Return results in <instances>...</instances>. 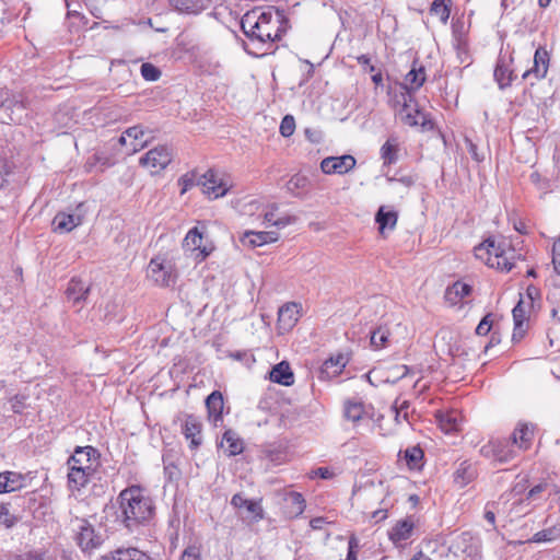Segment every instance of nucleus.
<instances>
[{
    "label": "nucleus",
    "instance_id": "12",
    "mask_svg": "<svg viewBox=\"0 0 560 560\" xmlns=\"http://www.w3.org/2000/svg\"><path fill=\"white\" fill-rule=\"evenodd\" d=\"M416 518L413 516H407L398 520L388 530L389 540L396 546L400 547L405 541L410 539L416 529Z\"/></svg>",
    "mask_w": 560,
    "mask_h": 560
},
{
    "label": "nucleus",
    "instance_id": "29",
    "mask_svg": "<svg viewBox=\"0 0 560 560\" xmlns=\"http://www.w3.org/2000/svg\"><path fill=\"white\" fill-rule=\"evenodd\" d=\"M223 406V396L219 390L212 392L206 399L209 419L213 421L214 424L222 420Z\"/></svg>",
    "mask_w": 560,
    "mask_h": 560
},
{
    "label": "nucleus",
    "instance_id": "64",
    "mask_svg": "<svg viewBox=\"0 0 560 560\" xmlns=\"http://www.w3.org/2000/svg\"><path fill=\"white\" fill-rule=\"evenodd\" d=\"M314 474L322 479H330L334 477V472L328 467H318Z\"/></svg>",
    "mask_w": 560,
    "mask_h": 560
},
{
    "label": "nucleus",
    "instance_id": "49",
    "mask_svg": "<svg viewBox=\"0 0 560 560\" xmlns=\"http://www.w3.org/2000/svg\"><path fill=\"white\" fill-rule=\"evenodd\" d=\"M3 474L9 477L5 485L7 492H12L23 487V477L20 474L13 471H4Z\"/></svg>",
    "mask_w": 560,
    "mask_h": 560
},
{
    "label": "nucleus",
    "instance_id": "1",
    "mask_svg": "<svg viewBox=\"0 0 560 560\" xmlns=\"http://www.w3.org/2000/svg\"><path fill=\"white\" fill-rule=\"evenodd\" d=\"M288 23L283 11L269 7L267 10L254 9L246 12L241 20V28L253 45L261 48L280 40L287 32Z\"/></svg>",
    "mask_w": 560,
    "mask_h": 560
},
{
    "label": "nucleus",
    "instance_id": "18",
    "mask_svg": "<svg viewBox=\"0 0 560 560\" xmlns=\"http://www.w3.org/2000/svg\"><path fill=\"white\" fill-rule=\"evenodd\" d=\"M427 75L424 67L418 61H413L411 69L405 77V84L400 86L401 91H408L411 94L418 91L425 82Z\"/></svg>",
    "mask_w": 560,
    "mask_h": 560
},
{
    "label": "nucleus",
    "instance_id": "43",
    "mask_svg": "<svg viewBox=\"0 0 560 560\" xmlns=\"http://www.w3.org/2000/svg\"><path fill=\"white\" fill-rule=\"evenodd\" d=\"M560 538V527L552 526L537 532L533 536L534 542H548Z\"/></svg>",
    "mask_w": 560,
    "mask_h": 560
},
{
    "label": "nucleus",
    "instance_id": "48",
    "mask_svg": "<svg viewBox=\"0 0 560 560\" xmlns=\"http://www.w3.org/2000/svg\"><path fill=\"white\" fill-rule=\"evenodd\" d=\"M141 75L147 81H156L161 77V71L152 63L144 62L141 66Z\"/></svg>",
    "mask_w": 560,
    "mask_h": 560
},
{
    "label": "nucleus",
    "instance_id": "5",
    "mask_svg": "<svg viewBox=\"0 0 560 560\" xmlns=\"http://www.w3.org/2000/svg\"><path fill=\"white\" fill-rule=\"evenodd\" d=\"M73 540L85 555H92L101 548L104 537L86 518L75 517L71 521Z\"/></svg>",
    "mask_w": 560,
    "mask_h": 560
},
{
    "label": "nucleus",
    "instance_id": "40",
    "mask_svg": "<svg viewBox=\"0 0 560 560\" xmlns=\"http://www.w3.org/2000/svg\"><path fill=\"white\" fill-rule=\"evenodd\" d=\"M514 323L528 324L529 318L533 316L530 310L526 308L525 299L521 298L518 303L514 306L513 311Z\"/></svg>",
    "mask_w": 560,
    "mask_h": 560
},
{
    "label": "nucleus",
    "instance_id": "9",
    "mask_svg": "<svg viewBox=\"0 0 560 560\" xmlns=\"http://www.w3.org/2000/svg\"><path fill=\"white\" fill-rule=\"evenodd\" d=\"M67 465L95 472L100 465V452L93 446H77Z\"/></svg>",
    "mask_w": 560,
    "mask_h": 560
},
{
    "label": "nucleus",
    "instance_id": "59",
    "mask_svg": "<svg viewBox=\"0 0 560 560\" xmlns=\"http://www.w3.org/2000/svg\"><path fill=\"white\" fill-rule=\"evenodd\" d=\"M359 65L365 68L369 72H375V67L371 63V57L369 55H360L357 57Z\"/></svg>",
    "mask_w": 560,
    "mask_h": 560
},
{
    "label": "nucleus",
    "instance_id": "7",
    "mask_svg": "<svg viewBox=\"0 0 560 560\" xmlns=\"http://www.w3.org/2000/svg\"><path fill=\"white\" fill-rule=\"evenodd\" d=\"M198 186L201 187L202 192L210 199H217L225 196L233 187L230 176L220 173L213 168L208 170L205 174L200 175Z\"/></svg>",
    "mask_w": 560,
    "mask_h": 560
},
{
    "label": "nucleus",
    "instance_id": "51",
    "mask_svg": "<svg viewBox=\"0 0 560 560\" xmlns=\"http://www.w3.org/2000/svg\"><path fill=\"white\" fill-rule=\"evenodd\" d=\"M279 130L282 137L288 138L292 136L295 130L294 117L292 115H285L281 120Z\"/></svg>",
    "mask_w": 560,
    "mask_h": 560
},
{
    "label": "nucleus",
    "instance_id": "45",
    "mask_svg": "<svg viewBox=\"0 0 560 560\" xmlns=\"http://www.w3.org/2000/svg\"><path fill=\"white\" fill-rule=\"evenodd\" d=\"M11 560H56L43 549H33L14 556Z\"/></svg>",
    "mask_w": 560,
    "mask_h": 560
},
{
    "label": "nucleus",
    "instance_id": "61",
    "mask_svg": "<svg viewBox=\"0 0 560 560\" xmlns=\"http://www.w3.org/2000/svg\"><path fill=\"white\" fill-rule=\"evenodd\" d=\"M245 509L249 513L255 514L256 516H258L260 518L262 517V515H261V512H262L261 506L257 502L248 500Z\"/></svg>",
    "mask_w": 560,
    "mask_h": 560
},
{
    "label": "nucleus",
    "instance_id": "10",
    "mask_svg": "<svg viewBox=\"0 0 560 560\" xmlns=\"http://www.w3.org/2000/svg\"><path fill=\"white\" fill-rule=\"evenodd\" d=\"M172 162V152L166 145H158L149 150L141 159L140 165L152 174L160 173Z\"/></svg>",
    "mask_w": 560,
    "mask_h": 560
},
{
    "label": "nucleus",
    "instance_id": "55",
    "mask_svg": "<svg viewBox=\"0 0 560 560\" xmlns=\"http://www.w3.org/2000/svg\"><path fill=\"white\" fill-rule=\"evenodd\" d=\"M528 324L514 323V329L512 334V341L514 343L520 342L526 335Z\"/></svg>",
    "mask_w": 560,
    "mask_h": 560
},
{
    "label": "nucleus",
    "instance_id": "58",
    "mask_svg": "<svg viewBox=\"0 0 560 560\" xmlns=\"http://www.w3.org/2000/svg\"><path fill=\"white\" fill-rule=\"evenodd\" d=\"M521 298L532 301H541L539 289L533 284L527 287L525 296L521 295Z\"/></svg>",
    "mask_w": 560,
    "mask_h": 560
},
{
    "label": "nucleus",
    "instance_id": "22",
    "mask_svg": "<svg viewBox=\"0 0 560 560\" xmlns=\"http://www.w3.org/2000/svg\"><path fill=\"white\" fill-rule=\"evenodd\" d=\"M101 560H155L147 552L138 548H118L107 555H104Z\"/></svg>",
    "mask_w": 560,
    "mask_h": 560
},
{
    "label": "nucleus",
    "instance_id": "6",
    "mask_svg": "<svg viewBox=\"0 0 560 560\" xmlns=\"http://www.w3.org/2000/svg\"><path fill=\"white\" fill-rule=\"evenodd\" d=\"M147 277L155 285L166 288L176 283L177 271L172 260L159 255L150 260Z\"/></svg>",
    "mask_w": 560,
    "mask_h": 560
},
{
    "label": "nucleus",
    "instance_id": "42",
    "mask_svg": "<svg viewBox=\"0 0 560 560\" xmlns=\"http://www.w3.org/2000/svg\"><path fill=\"white\" fill-rule=\"evenodd\" d=\"M18 521L19 517L10 511V503H2L0 505V526L10 529L18 523Z\"/></svg>",
    "mask_w": 560,
    "mask_h": 560
},
{
    "label": "nucleus",
    "instance_id": "31",
    "mask_svg": "<svg viewBox=\"0 0 560 560\" xmlns=\"http://www.w3.org/2000/svg\"><path fill=\"white\" fill-rule=\"evenodd\" d=\"M279 234L273 231H247L244 233L243 242H247L250 246H262L265 244L277 242Z\"/></svg>",
    "mask_w": 560,
    "mask_h": 560
},
{
    "label": "nucleus",
    "instance_id": "50",
    "mask_svg": "<svg viewBox=\"0 0 560 560\" xmlns=\"http://www.w3.org/2000/svg\"><path fill=\"white\" fill-rule=\"evenodd\" d=\"M200 178V175L196 172L186 173L183 175L178 183L182 186V194L186 192L188 189H190L192 186H198V179Z\"/></svg>",
    "mask_w": 560,
    "mask_h": 560
},
{
    "label": "nucleus",
    "instance_id": "36",
    "mask_svg": "<svg viewBox=\"0 0 560 560\" xmlns=\"http://www.w3.org/2000/svg\"><path fill=\"white\" fill-rule=\"evenodd\" d=\"M493 77L500 89H505L511 85L513 81V71L504 63L503 60H498Z\"/></svg>",
    "mask_w": 560,
    "mask_h": 560
},
{
    "label": "nucleus",
    "instance_id": "57",
    "mask_svg": "<svg viewBox=\"0 0 560 560\" xmlns=\"http://www.w3.org/2000/svg\"><path fill=\"white\" fill-rule=\"evenodd\" d=\"M179 560H201L199 548L196 546L187 547Z\"/></svg>",
    "mask_w": 560,
    "mask_h": 560
},
{
    "label": "nucleus",
    "instance_id": "11",
    "mask_svg": "<svg viewBox=\"0 0 560 560\" xmlns=\"http://www.w3.org/2000/svg\"><path fill=\"white\" fill-rule=\"evenodd\" d=\"M202 240V234L198 228H192L188 231L183 242V248L195 254L196 261L205 260L214 249L212 244L203 245Z\"/></svg>",
    "mask_w": 560,
    "mask_h": 560
},
{
    "label": "nucleus",
    "instance_id": "8",
    "mask_svg": "<svg viewBox=\"0 0 560 560\" xmlns=\"http://www.w3.org/2000/svg\"><path fill=\"white\" fill-rule=\"evenodd\" d=\"M480 454L500 464H508L516 458L517 452L510 440L493 439L480 448Z\"/></svg>",
    "mask_w": 560,
    "mask_h": 560
},
{
    "label": "nucleus",
    "instance_id": "19",
    "mask_svg": "<svg viewBox=\"0 0 560 560\" xmlns=\"http://www.w3.org/2000/svg\"><path fill=\"white\" fill-rule=\"evenodd\" d=\"M202 424L194 415H187L182 429L186 440L190 441V448H197L201 445Z\"/></svg>",
    "mask_w": 560,
    "mask_h": 560
},
{
    "label": "nucleus",
    "instance_id": "47",
    "mask_svg": "<svg viewBox=\"0 0 560 560\" xmlns=\"http://www.w3.org/2000/svg\"><path fill=\"white\" fill-rule=\"evenodd\" d=\"M108 0H84L85 5L89 8L90 13L100 20H104L105 8Z\"/></svg>",
    "mask_w": 560,
    "mask_h": 560
},
{
    "label": "nucleus",
    "instance_id": "46",
    "mask_svg": "<svg viewBox=\"0 0 560 560\" xmlns=\"http://www.w3.org/2000/svg\"><path fill=\"white\" fill-rule=\"evenodd\" d=\"M388 336L389 332L385 328L380 327L373 330L371 334V346L376 350L385 347L388 342Z\"/></svg>",
    "mask_w": 560,
    "mask_h": 560
},
{
    "label": "nucleus",
    "instance_id": "38",
    "mask_svg": "<svg viewBox=\"0 0 560 560\" xmlns=\"http://www.w3.org/2000/svg\"><path fill=\"white\" fill-rule=\"evenodd\" d=\"M454 48L456 50L459 63H466L468 66L470 63L469 45L467 38L464 35H455Z\"/></svg>",
    "mask_w": 560,
    "mask_h": 560
},
{
    "label": "nucleus",
    "instance_id": "33",
    "mask_svg": "<svg viewBox=\"0 0 560 560\" xmlns=\"http://www.w3.org/2000/svg\"><path fill=\"white\" fill-rule=\"evenodd\" d=\"M82 219L80 215L65 212L57 213L52 221L55 231H59L61 233L72 231L74 228L80 225Z\"/></svg>",
    "mask_w": 560,
    "mask_h": 560
},
{
    "label": "nucleus",
    "instance_id": "4",
    "mask_svg": "<svg viewBox=\"0 0 560 560\" xmlns=\"http://www.w3.org/2000/svg\"><path fill=\"white\" fill-rule=\"evenodd\" d=\"M395 102L400 105L397 115L402 124L410 127L420 126L423 130L433 129V121L427 114L418 108L413 95L410 92L400 91V93L396 95Z\"/></svg>",
    "mask_w": 560,
    "mask_h": 560
},
{
    "label": "nucleus",
    "instance_id": "23",
    "mask_svg": "<svg viewBox=\"0 0 560 560\" xmlns=\"http://www.w3.org/2000/svg\"><path fill=\"white\" fill-rule=\"evenodd\" d=\"M210 0H170V5L180 14H199L210 5Z\"/></svg>",
    "mask_w": 560,
    "mask_h": 560
},
{
    "label": "nucleus",
    "instance_id": "26",
    "mask_svg": "<svg viewBox=\"0 0 560 560\" xmlns=\"http://www.w3.org/2000/svg\"><path fill=\"white\" fill-rule=\"evenodd\" d=\"M435 419L441 430L445 433H452L459 430L460 416L456 410H439L435 413Z\"/></svg>",
    "mask_w": 560,
    "mask_h": 560
},
{
    "label": "nucleus",
    "instance_id": "44",
    "mask_svg": "<svg viewBox=\"0 0 560 560\" xmlns=\"http://www.w3.org/2000/svg\"><path fill=\"white\" fill-rule=\"evenodd\" d=\"M275 217L276 215L273 211L266 212L264 215V223L277 226L278 229H282L295 222V218L291 215H284L278 219H276Z\"/></svg>",
    "mask_w": 560,
    "mask_h": 560
},
{
    "label": "nucleus",
    "instance_id": "53",
    "mask_svg": "<svg viewBox=\"0 0 560 560\" xmlns=\"http://www.w3.org/2000/svg\"><path fill=\"white\" fill-rule=\"evenodd\" d=\"M492 314H487L478 324L476 328V334L479 336H486L489 334L492 327Z\"/></svg>",
    "mask_w": 560,
    "mask_h": 560
},
{
    "label": "nucleus",
    "instance_id": "28",
    "mask_svg": "<svg viewBox=\"0 0 560 560\" xmlns=\"http://www.w3.org/2000/svg\"><path fill=\"white\" fill-rule=\"evenodd\" d=\"M269 378L273 383H278L283 386H291L294 383V375L288 362L282 361L276 364L270 373Z\"/></svg>",
    "mask_w": 560,
    "mask_h": 560
},
{
    "label": "nucleus",
    "instance_id": "20",
    "mask_svg": "<svg viewBox=\"0 0 560 560\" xmlns=\"http://www.w3.org/2000/svg\"><path fill=\"white\" fill-rule=\"evenodd\" d=\"M299 320L298 304L287 303L278 312V328L281 331H289Z\"/></svg>",
    "mask_w": 560,
    "mask_h": 560
},
{
    "label": "nucleus",
    "instance_id": "63",
    "mask_svg": "<svg viewBox=\"0 0 560 560\" xmlns=\"http://www.w3.org/2000/svg\"><path fill=\"white\" fill-rule=\"evenodd\" d=\"M325 524H328L327 520L325 517H314L310 521V526L314 530L322 529Z\"/></svg>",
    "mask_w": 560,
    "mask_h": 560
},
{
    "label": "nucleus",
    "instance_id": "56",
    "mask_svg": "<svg viewBox=\"0 0 560 560\" xmlns=\"http://www.w3.org/2000/svg\"><path fill=\"white\" fill-rule=\"evenodd\" d=\"M552 265L555 271L560 275V237L552 244Z\"/></svg>",
    "mask_w": 560,
    "mask_h": 560
},
{
    "label": "nucleus",
    "instance_id": "16",
    "mask_svg": "<svg viewBox=\"0 0 560 560\" xmlns=\"http://www.w3.org/2000/svg\"><path fill=\"white\" fill-rule=\"evenodd\" d=\"M472 293V287L460 280L446 287L444 301L450 306L463 305L464 299Z\"/></svg>",
    "mask_w": 560,
    "mask_h": 560
},
{
    "label": "nucleus",
    "instance_id": "60",
    "mask_svg": "<svg viewBox=\"0 0 560 560\" xmlns=\"http://www.w3.org/2000/svg\"><path fill=\"white\" fill-rule=\"evenodd\" d=\"M11 168L7 161L0 158V187L5 183V177L10 174Z\"/></svg>",
    "mask_w": 560,
    "mask_h": 560
},
{
    "label": "nucleus",
    "instance_id": "3",
    "mask_svg": "<svg viewBox=\"0 0 560 560\" xmlns=\"http://www.w3.org/2000/svg\"><path fill=\"white\" fill-rule=\"evenodd\" d=\"M475 255L486 260V264L501 271H511L515 265L514 249L505 244L495 243L492 238H487L483 243L475 247Z\"/></svg>",
    "mask_w": 560,
    "mask_h": 560
},
{
    "label": "nucleus",
    "instance_id": "32",
    "mask_svg": "<svg viewBox=\"0 0 560 560\" xmlns=\"http://www.w3.org/2000/svg\"><path fill=\"white\" fill-rule=\"evenodd\" d=\"M125 135L127 136L129 141V152L136 153L142 150L148 145L149 139H143L145 135V130L142 126H133L125 130Z\"/></svg>",
    "mask_w": 560,
    "mask_h": 560
},
{
    "label": "nucleus",
    "instance_id": "2",
    "mask_svg": "<svg viewBox=\"0 0 560 560\" xmlns=\"http://www.w3.org/2000/svg\"><path fill=\"white\" fill-rule=\"evenodd\" d=\"M120 521L126 528L135 530L150 523L155 513L152 498L140 486H130L118 495Z\"/></svg>",
    "mask_w": 560,
    "mask_h": 560
},
{
    "label": "nucleus",
    "instance_id": "17",
    "mask_svg": "<svg viewBox=\"0 0 560 560\" xmlns=\"http://www.w3.org/2000/svg\"><path fill=\"white\" fill-rule=\"evenodd\" d=\"M89 292L90 285L80 278L73 277L69 280L65 293L68 301L72 302L73 305L81 307L82 304L86 301Z\"/></svg>",
    "mask_w": 560,
    "mask_h": 560
},
{
    "label": "nucleus",
    "instance_id": "21",
    "mask_svg": "<svg viewBox=\"0 0 560 560\" xmlns=\"http://www.w3.org/2000/svg\"><path fill=\"white\" fill-rule=\"evenodd\" d=\"M305 508V500L300 492L291 491L285 494L283 510L288 518L300 516Z\"/></svg>",
    "mask_w": 560,
    "mask_h": 560
},
{
    "label": "nucleus",
    "instance_id": "35",
    "mask_svg": "<svg viewBox=\"0 0 560 560\" xmlns=\"http://www.w3.org/2000/svg\"><path fill=\"white\" fill-rule=\"evenodd\" d=\"M452 0H433L429 12L440 19L442 24H446L451 14Z\"/></svg>",
    "mask_w": 560,
    "mask_h": 560
},
{
    "label": "nucleus",
    "instance_id": "41",
    "mask_svg": "<svg viewBox=\"0 0 560 560\" xmlns=\"http://www.w3.org/2000/svg\"><path fill=\"white\" fill-rule=\"evenodd\" d=\"M348 360L343 354H339L336 358H329L324 362L323 372L329 373L330 370L332 374H339L346 366Z\"/></svg>",
    "mask_w": 560,
    "mask_h": 560
},
{
    "label": "nucleus",
    "instance_id": "62",
    "mask_svg": "<svg viewBox=\"0 0 560 560\" xmlns=\"http://www.w3.org/2000/svg\"><path fill=\"white\" fill-rule=\"evenodd\" d=\"M247 502L248 500L240 493L234 494L231 500V504L237 509L245 508Z\"/></svg>",
    "mask_w": 560,
    "mask_h": 560
},
{
    "label": "nucleus",
    "instance_id": "37",
    "mask_svg": "<svg viewBox=\"0 0 560 560\" xmlns=\"http://www.w3.org/2000/svg\"><path fill=\"white\" fill-rule=\"evenodd\" d=\"M423 451L419 446L405 450L404 459L410 469H420L423 466Z\"/></svg>",
    "mask_w": 560,
    "mask_h": 560
},
{
    "label": "nucleus",
    "instance_id": "30",
    "mask_svg": "<svg viewBox=\"0 0 560 560\" xmlns=\"http://www.w3.org/2000/svg\"><path fill=\"white\" fill-rule=\"evenodd\" d=\"M398 220V213L394 210H388L386 206H381L375 214V222L378 224L381 234L385 230H394Z\"/></svg>",
    "mask_w": 560,
    "mask_h": 560
},
{
    "label": "nucleus",
    "instance_id": "52",
    "mask_svg": "<svg viewBox=\"0 0 560 560\" xmlns=\"http://www.w3.org/2000/svg\"><path fill=\"white\" fill-rule=\"evenodd\" d=\"M410 405L407 400L401 401L398 404V401L395 402L393 406V410L395 412V420L397 423H400V420L408 421V409Z\"/></svg>",
    "mask_w": 560,
    "mask_h": 560
},
{
    "label": "nucleus",
    "instance_id": "15",
    "mask_svg": "<svg viewBox=\"0 0 560 560\" xmlns=\"http://www.w3.org/2000/svg\"><path fill=\"white\" fill-rule=\"evenodd\" d=\"M550 65V54L546 47L539 46L534 55V65L523 73V79L534 77L536 80H542L548 73Z\"/></svg>",
    "mask_w": 560,
    "mask_h": 560
},
{
    "label": "nucleus",
    "instance_id": "54",
    "mask_svg": "<svg viewBox=\"0 0 560 560\" xmlns=\"http://www.w3.org/2000/svg\"><path fill=\"white\" fill-rule=\"evenodd\" d=\"M359 540L355 536H351L348 541V553L346 560H358Z\"/></svg>",
    "mask_w": 560,
    "mask_h": 560
},
{
    "label": "nucleus",
    "instance_id": "39",
    "mask_svg": "<svg viewBox=\"0 0 560 560\" xmlns=\"http://www.w3.org/2000/svg\"><path fill=\"white\" fill-rule=\"evenodd\" d=\"M364 405L362 402L348 401L345 405V417L352 422H358L363 418Z\"/></svg>",
    "mask_w": 560,
    "mask_h": 560
},
{
    "label": "nucleus",
    "instance_id": "25",
    "mask_svg": "<svg viewBox=\"0 0 560 560\" xmlns=\"http://www.w3.org/2000/svg\"><path fill=\"white\" fill-rule=\"evenodd\" d=\"M220 446L228 456H236L244 450L243 440L233 430H226L224 432Z\"/></svg>",
    "mask_w": 560,
    "mask_h": 560
},
{
    "label": "nucleus",
    "instance_id": "14",
    "mask_svg": "<svg viewBox=\"0 0 560 560\" xmlns=\"http://www.w3.org/2000/svg\"><path fill=\"white\" fill-rule=\"evenodd\" d=\"M535 424L528 422H518L513 430L510 441L515 448L526 452L530 448L535 438Z\"/></svg>",
    "mask_w": 560,
    "mask_h": 560
},
{
    "label": "nucleus",
    "instance_id": "24",
    "mask_svg": "<svg viewBox=\"0 0 560 560\" xmlns=\"http://www.w3.org/2000/svg\"><path fill=\"white\" fill-rule=\"evenodd\" d=\"M400 143L396 136H390L380 149L383 166H390L399 159Z\"/></svg>",
    "mask_w": 560,
    "mask_h": 560
},
{
    "label": "nucleus",
    "instance_id": "27",
    "mask_svg": "<svg viewBox=\"0 0 560 560\" xmlns=\"http://www.w3.org/2000/svg\"><path fill=\"white\" fill-rule=\"evenodd\" d=\"M95 472L68 466V487L70 490H80L84 488Z\"/></svg>",
    "mask_w": 560,
    "mask_h": 560
},
{
    "label": "nucleus",
    "instance_id": "34",
    "mask_svg": "<svg viewBox=\"0 0 560 560\" xmlns=\"http://www.w3.org/2000/svg\"><path fill=\"white\" fill-rule=\"evenodd\" d=\"M310 186V180L307 176L303 174H294L288 182H287V190L292 194L293 196L300 197L303 196Z\"/></svg>",
    "mask_w": 560,
    "mask_h": 560
},
{
    "label": "nucleus",
    "instance_id": "13",
    "mask_svg": "<svg viewBox=\"0 0 560 560\" xmlns=\"http://www.w3.org/2000/svg\"><path fill=\"white\" fill-rule=\"evenodd\" d=\"M357 164L355 159L350 154L341 156H327L320 162V170L324 174H346L354 168Z\"/></svg>",
    "mask_w": 560,
    "mask_h": 560
}]
</instances>
